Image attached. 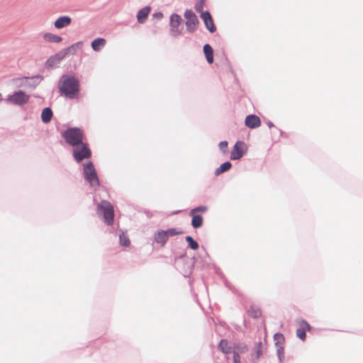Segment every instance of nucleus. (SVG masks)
<instances>
[{"label":"nucleus","mask_w":363,"mask_h":363,"mask_svg":"<svg viewBox=\"0 0 363 363\" xmlns=\"http://www.w3.org/2000/svg\"><path fill=\"white\" fill-rule=\"evenodd\" d=\"M28 77L15 78L12 79V84L16 87H25L27 85Z\"/></svg>","instance_id":"25"},{"label":"nucleus","mask_w":363,"mask_h":363,"mask_svg":"<svg viewBox=\"0 0 363 363\" xmlns=\"http://www.w3.org/2000/svg\"><path fill=\"white\" fill-rule=\"evenodd\" d=\"M245 124L250 128H255L261 125V121L258 116L249 115L245 118Z\"/></svg>","instance_id":"11"},{"label":"nucleus","mask_w":363,"mask_h":363,"mask_svg":"<svg viewBox=\"0 0 363 363\" xmlns=\"http://www.w3.org/2000/svg\"><path fill=\"white\" fill-rule=\"evenodd\" d=\"M2 99H3L2 94L0 93V102L2 101Z\"/></svg>","instance_id":"42"},{"label":"nucleus","mask_w":363,"mask_h":363,"mask_svg":"<svg viewBox=\"0 0 363 363\" xmlns=\"http://www.w3.org/2000/svg\"><path fill=\"white\" fill-rule=\"evenodd\" d=\"M73 147V157L77 162H81L84 159L90 157L91 150L86 143L82 142L80 145H77Z\"/></svg>","instance_id":"6"},{"label":"nucleus","mask_w":363,"mask_h":363,"mask_svg":"<svg viewBox=\"0 0 363 363\" xmlns=\"http://www.w3.org/2000/svg\"><path fill=\"white\" fill-rule=\"evenodd\" d=\"M52 117V111L50 108H45L41 113V119L43 123H49Z\"/></svg>","instance_id":"20"},{"label":"nucleus","mask_w":363,"mask_h":363,"mask_svg":"<svg viewBox=\"0 0 363 363\" xmlns=\"http://www.w3.org/2000/svg\"><path fill=\"white\" fill-rule=\"evenodd\" d=\"M247 150L246 144L242 141H238L233 147L230 153V159L232 160H240Z\"/></svg>","instance_id":"9"},{"label":"nucleus","mask_w":363,"mask_h":363,"mask_svg":"<svg viewBox=\"0 0 363 363\" xmlns=\"http://www.w3.org/2000/svg\"><path fill=\"white\" fill-rule=\"evenodd\" d=\"M150 12V7L145 6L138 11L137 13V20L140 23H143L146 21Z\"/></svg>","instance_id":"14"},{"label":"nucleus","mask_w":363,"mask_h":363,"mask_svg":"<svg viewBox=\"0 0 363 363\" xmlns=\"http://www.w3.org/2000/svg\"><path fill=\"white\" fill-rule=\"evenodd\" d=\"M201 17L203 19L206 28L211 33H213L216 30V26L210 13L208 11L202 12Z\"/></svg>","instance_id":"10"},{"label":"nucleus","mask_w":363,"mask_h":363,"mask_svg":"<svg viewBox=\"0 0 363 363\" xmlns=\"http://www.w3.org/2000/svg\"><path fill=\"white\" fill-rule=\"evenodd\" d=\"M251 315L253 318H257L260 316L261 312L259 309H255L251 311Z\"/></svg>","instance_id":"38"},{"label":"nucleus","mask_w":363,"mask_h":363,"mask_svg":"<svg viewBox=\"0 0 363 363\" xmlns=\"http://www.w3.org/2000/svg\"><path fill=\"white\" fill-rule=\"evenodd\" d=\"M165 232L167 233L169 238L170 236H173V235H177L179 233V232L177 231V230L175 228L168 229V230H165Z\"/></svg>","instance_id":"37"},{"label":"nucleus","mask_w":363,"mask_h":363,"mask_svg":"<svg viewBox=\"0 0 363 363\" xmlns=\"http://www.w3.org/2000/svg\"><path fill=\"white\" fill-rule=\"evenodd\" d=\"M83 174L86 181L91 186L94 187L99 185V179L95 167L91 162H89L86 164H84Z\"/></svg>","instance_id":"5"},{"label":"nucleus","mask_w":363,"mask_h":363,"mask_svg":"<svg viewBox=\"0 0 363 363\" xmlns=\"http://www.w3.org/2000/svg\"><path fill=\"white\" fill-rule=\"evenodd\" d=\"M169 237L165 230H159L155 235V240L156 242L161 244L164 246L168 240Z\"/></svg>","instance_id":"15"},{"label":"nucleus","mask_w":363,"mask_h":363,"mask_svg":"<svg viewBox=\"0 0 363 363\" xmlns=\"http://www.w3.org/2000/svg\"><path fill=\"white\" fill-rule=\"evenodd\" d=\"M119 241L120 245L123 247H128L130 244V241L128 235L124 232H121L119 234Z\"/></svg>","instance_id":"23"},{"label":"nucleus","mask_w":363,"mask_h":363,"mask_svg":"<svg viewBox=\"0 0 363 363\" xmlns=\"http://www.w3.org/2000/svg\"><path fill=\"white\" fill-rule=\"evenodd\" d=\"M262 346V342H259L257 344V349L255 353L252 355V357L255 359H259L262 355V350H260V347Z\"/></svg>","instance_id":"31"},{"label":"nucleus","mask_w":363,"mask_h":363,"mask_svg":"<svg viewBox=\"0 0 363 363\" xmlns=\"http://www.w3.org/2000/svg\"><path fill=\"white\" fill-rule=\"evenodd\" d=\"M182 21L181 16L177 13H172L170 16L169 33L173 38H177L182 34V28H180Z\"/></svg>","instance_id":"7"},{"label":"nucleus","mask_w":363,"mask_h":363,"mask_svg":"<svg viewBox=\"0 0 363 363\" xmlns=\"http://www.w3.org/2000/svg\"><path fill=\"white\" fill-rule=\"evenodd\" d=\"M30 95L23 91H17L5 99L6 103L17 106H23L28 103Z\"/></svg>","instance_id":"4"},{"label":"nucleus","mask_w":363,"mask_h":363,"mask_svg":"<svg viewBox=\"0 0 363 363\" xmlns=\"http://www.w3.org/2000/svg\"><path fill=\"white\" fill-rule=\"evenodd\" d=\"M296 323L298 325L299 329H303L304 330H309L311 329L309 324L303 319H298L296 320Z\"/></svg>","instance_id":"26"},{"label":"nucleus","mask_w":363,"mask_h":363,"mask_svg":"<svg viewBox=\"0 0 363 363\" xmlns=\"http://www.w3.org/2000/svg\"><path fill=\"white\" fill-rule=\"evenodd\" d=\"M220 150L225 154L227 152V147H228V142L227 141H221L218 144Z\"/></svg>","instance_id":"34"},{"label":"nucleus","mask_w":363,"mask_h":363,"mask_svg":"<svg viewBox=\"0 0 363 363\" xmlns=\"http://www.w3.org/2000/svg\"><path fill=\"white\" fill-rule=\"evenodd\" d=\"M153 16L158 19H162L163 18V13L161 12L155 13L153 14Z\"/></svg>","instance_id":"39"},{"label":"nucleus","mask_w":363,"mask_h":363,"mask_svg":"<svg viewBox=\"0 0 363 363\" xmlns=\"http://www.w3.org/2000/svg\"><path fill=\"white\" fill-rule=\"evenodd\" d=\"M72 19L69 16H63L58 18L54 23V26L57 29H62L69 26Z\"/></svg>","instance_id":"12"},{"label":"nucleus","mask_w":363,"mask_h":363,"mask_svg":"<svg viewBox=\"0 0 363 363\" xmlns=\"http://www.w3.org/2000/svg\"><path fill=\"white\" fill-rule=\"evenodd\" d=\"M98 213L103 215L104 222L110 225L113 224L114 218V211L113 205L107 201H102L98 205Z\"/></svg>","instance_id":"3"},{"label":"nucleus","mask_w":363,"mask_h":363,"mask_svg":"<svg viewBox=\"0 0 363 363\" xmlns=\"http://www.w3.org/2000/svg\"><path fill=\"white\" fill-rule=\"evenodd\" d=\"M43 38L47 43H59L62 40V38L60 36L51 33H44Z\"/></svg>","instance_id":"16"},{"label":"nucleus","mask_w":363,"mask_h":363,"mask_svg":"<svg viewBox=\"0 0 363 363\" xmlns=\"http://www.w3.org/2000/svg\"><path fill=\"white\" fill-rule=\"evenodd\" d=\"M82 43V42H79V43H76V44H74V45H72V46L70 47V48H71L74 47L75 45H81Z\"/></svg>","instance_id":"41"},{"label":"nucleus","mask_w":363,"mask_h":363,"mask_svg":"<svg viewBox=\"0 0 363 363\" xmlns=\"http://www.w3.org/2000/svg\"><path fill=\"white\" fill-rule=\"evenodd\" d=\"M62 136L65 142L72 147L80 145L83 142L82 130L78 128H67L62 133Z\"/></svg>","instance_id":"2"},{"label":"nucleus","mask_w":363,"mask_h":363,"mask_svg":"<svg viewBox=\"0 0 363 363\" xmlns=\"http://www.w3.org/2000/svg\"><path fill=\"white\" fill-rule=\"evenodd\" d=\"M296 335L298 338H300L302 340H304L306 338V330L303 329L298 328L296 330Z\"/></svg>","instance_id":"33"},{"label":"nucleus","mask_w":363,"mask_h":363,"mask_svg":"<svg viewBox=\"0 0 363 363\" xmlns=\"http://www.w3.org/2000/svg\"><path fill=\"white\" fill-rule=\"evenodd\" d=\"M106 45V40L104 38H99L94 39L91 42V48L94 51H100Z\"/></svg>","instance_id":"17"},{"label":"nucleus","mask_w":363,"mask_h":363,"mask_svg":"<svg viewBox=\"0 0 363 363\" xmlns=\"http://www.w3.org/2000/svg\"><path fill=\"white\" fill-rule=\"evenodd\" d=\"M191 225L194 228H199L203 225V218L200 215H194L192 217Z\"/></svg>","instance_id":"24"},{"label":"nucleus","mask_w":363,"mask_h":363,"mask_svg":"<svg viewBox=\"0 0 363 363\" xmlns=\"http://www.w3.org/2000/svg\"><path fill=\"white\" fill-rule=\"evenodd\" d=\"M43 77L40 75H37L33 78H28L26 82L27 85H25V87L28 88H35L40 82L43 80Z\"/></svg>","instance_id":"19"},{"label":"nucleus","mask_w":363,"mask_h":363,"mask_svg":"<svg viewBox=\"0 0 363 363\" xmlns=\"http://www.w3.org/2000/svg\"><path fill=\"white\" fill-rule=\"evenodd\" d=\"M277 353L279 357V359L281 362L284 357V350L282 345L277 346Z\"/></svg>","instance_id":"30"},{"label":"nucleus","mask_w":363,"mask_h":363,"mask_svg":"<svg viewBox=\"0 0 363 363\" xmlns=\"http://www.w3.org/2000/svg\"><path fill=\"white\" fill-rule=\"evenodd\" d=\"M59 89L66 97L74 99L79 90V82L74 77L62 75L59 82Z\"/></svg>","instance_id":"1"},{"label":"nucleus","mask_w":363,"mask_h":363,"mask_svg":"<svg viewBox=\"0 0 363 363\" xmlns=\"http://www.w3.org/2000/svg\"><path fill=\"white\" fill-rule=\"evenodd\" d=\"M220 350L225 354L231 353L233 351V348L231 346H229L228 342L225 340H222L218 345Z\"/></svg>","instance_id":"21"},{"label":"nucleus","mask_w":363,"mask_h":363,"mask_svg":"<svg viewBox=\"0 0 363 363\" xmlns=\"http://www.w3.org/2000/svg\"><path fill=\"white\" fill-rule=\"evenodd\" d=\"M65 55L66 54L58 53L50 57L46 62V66L50 68L57 67L65 57Z\"/></svg>","instance_id":"13"},{"label":"nucleus","mask_w":363,"mask_h":363,"mask_svg":"<svg viewBox=\"0 0 363 363\" xmlns=\"http://www.w3.org/2000/svg\"><path fill=\"white\" fill-rule=\"evenodd\" d=\"M267 125H268V126H269V128H272V127H273V126H274L273 123H272L271 121H269V122L267 123Z\"/></svg>","instance_id":"40"},{"label":"nucleus","mask_w":363,"mask_h":363,"mask_svg":"<svg viewBox=\"0 0 363 363\" xmlns=\"http://www.w3.org/2000/svg\"><path fill=\"white\" fill-rule=\"evenodd\" d=\"M184 17L186 19V27L188 32L193 33L196 30L199 24V20L196 14L191 10H186Z\"/></svg>","instance_id":"8"},{"label":"nucleus","mask_w":363,"mask_h":363,"mask_svg":"<svg viewBox=\"0 0 363 363\" xmlns=\"http://www.w3.org/2000/svg\"><path fill=\"white\" fill-rule=\"evenodd\" d=\"M232 352L233 353V363H240V353L238 351L233 350Z\"/></svg>","instance_id":"36"},{"label":"nucleus","mask_w":363,"mask_h":363,"mask_svg":"<svg viewBox=\"0 0 363 363\" xmlns=\"http://www.w3.org/2000/svg\"><path fill=\"white\" fill-rule=\"evenodd\" d=\"M207 211V207L204 206H201L196 207L191 210V215H193L195 212H206Z\"/></svg>","instance_id":"35"},{"label":"nucleus","mask_w":363,"mask_h":363,"mask_svg":"<svg viewBox=\"0 0 363 363\" xmlns=\"http://www.w3.org/2000/svg\"><path fill=\"white\" fill-rule=\"evenodd\" d=\"M203 52L207 62L211 64L213 62V51L211 46L208 44H206L203 46Z\"/></svg>","instance_id":"18"},{"label":"nucleus","mask_w":363,"mask_h":363,"mask_svg":"<svg viewBox=\"0 0 363 363\" xmlns=\"http://www.w3.org/2000/svg\"><path fill=\"white\" fill-rule=\"evenodd\" d=\"M204 6V0H198L195 5V9L198 12H201Z\"/></svg>","instance_id":"32"},{"label":"nucleus","mask_w":363,"mask_h":363,"mask_svg":"<svg viewBox=\"0 0 363 363\" xmlns=\"http://www.w3.org/2000/svg\"><path fill=\"white\" fill-rule=\"evenodd\" d=\"M232 167V164L230 162H225L223 163L219 167H218L215 171V174L216 176L220 174L221 173H223L225 172H227Z\"/></svg>","instance_id":"22"},{"label":"nucleus","mask_w":363,"mask_h":363,"mask_svg":"<svg viewBox=\"0 0 363 363\" xmlns=\"http://www.w3.org/2000/svg\"><path fill=\"white\" fill-rule=\"evenodd\" d=\"M235 351H238L239 353H245L248 350V347L245 344H239L235 346Z\"/></svg>","instance_id":"29"},{"label":"nucleus","mask_w":363,"mask_h":363,"mask_svg":"<svg viewBox=\"0 0 363 363\" xmlns=\"http://www.w3.org/2000/svg\"><path fill=\"white\" fill-rule=\"evenodd\" d=\"M274 341L276 342V346L281 345L284 341V336L280 333H276L274 335Z\"/></svg>","instance_id":"28"},{"label":"nucleus","mask_w":363,"mask_h":363,"mask_svg":"<svg viewBox=\"0 0 363 363\" xmlns=\"http://www.w3.org/2000/svg\"><path fill=\"white\" fill-rule=\"evenodd\" d=\"M186 240L192 250H196L199 247L198 242H196L191 236H186Z\"/></svg>","instance_id":"27"}]
</instances>
